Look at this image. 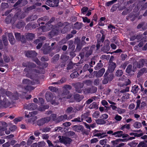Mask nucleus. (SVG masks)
<instances>
[{"label":"nucleus","instance_id":"f257e3e1","mask_svg":"<svg viewBox=\"0 0 147 147\" xmlns=\"http://www.w3.org/2000/svg\"><path fill=\"white\" fill-rule=\"evenodd\" d=\"M71 88V86L70 85H65L63 88V92L61 97H60V96L58 95L57 96H55L54 99L52 100L53 97V95L50 92H47L45 94L46 100L48 102L51 101V103L53 105H58L59 103V101H61L62 98H69L72 97V95L69 91Z\"/></svg>","mask_w":147,"mask_h":147},{"label":"nucleus","instance_id":"f03ea898","mask_svg":"<svg viewBox=\"0 0 147 147\" xmlns=\"http://www.w3.org/2000/svg\"><path fill=\"white\" fill-rule=\"evenodd\" d=\"M58 138L60 143L67 146L69 145L72 141V140L71 138L67 136H59Z\"/></svg>","mask_w":147,"mask_h":147},{"label":"nucleus","instance_id":"7ed1b4c3","mask_svg":"<svg viewBox=\"0 0 147 147\" xmlns=\"http://www.w3.org/2000/svg\"><path fill=\"white\" fill-rule=\"evenodd\" d=\"M48 44H45L42 48L43 50V53L44 54H47L50 51L54 49L55 48V47L57 46V44L56 42H54L51 44V47L48 46Z\"/></svg>","mask_w":147,"mask_h":147},{"label":"nucleus","instance_id":"20e7f679","mask_svg":"<svg viewBox=\"0 0 147 147\" xmlns=\"http://www.w3.org/2000/svg\"><path fill=\"white\" fill-rule=\"evenodd\" d=\"M64 24H62L61 22L58 23V26H59V27H57L56 26L55 28H53L52 30L49 32V35H50L51 37L57 35L59 32V31L61 29L60 27L63 26Z\"/></svg>","mask_w":147,"mask_h":147},{"label":"nucleus","instance_id":"39448f33","mask_svg":"<svg viewBox=\"0 0 147 147\" xmlns=\"http://www.w3.org/2000/svg\"><path fill=\"white\" fill-rule=\"evenodd\" d=\"M95 46L94 45H92L89 48L88 47H86L84 48L82 50L86 52L85 56L86 57H88L90 55H91L93 51L94 50Z\"/></svg>","mask_w":147,"mask_h":147},{"label":"nucleus","instance_id":"423d86ee","mask_svg":"<svg viewBox=\"0 0 147 147\" xmlns=\"http://www.w3.org/2000/svg\"><path fill=\"white\" fill-rule=\"evenodd\" d=\"M55 19L54 18L52 17L47 23L45 24V25L42 28L43 31L44 32L48 31L53 27V25L51 24L54 21Z\"/></svg>","mask_w":147,"mask_h":147},{"label":"nucleus","instance_id":"0eeeda50","mask_svg":"<svg viewBox=\"0 0 147 147\" xmlns=\"http://www.w3.org/2000/svg\"><path fill=\"white\" fill-rule=\"evenodd\" d=\"M72 85L75 88V91L76 92L79 93H80L82 92L81 89L84 86V83L78 82L73 83Z\"/></svg>","mask_w":147,"mask_h":147},{"label":"nucleus","instance_id":"6e6552de","mask_svg":"<svg viewBox=\"0 0 147 147\" xmlns=\"http://www.w3.org/2000/svg\"><path fill=\"white\" fill-rule=\"evenodd\" d=\"M59 3V1L58 0H47L45 3L50 6L56 7L58 6Z\"/></svg>","mask_w":147,"mask_h":147},{"label":"nucleus","instance_id":"1a4fd4ad","mask_svg":"<svg viewBox=\"0 0 147 147\" xmlns=\"http://www.w3.org/2000/svg\"><path fill=\"white\" fill-rule=\"evenodd\" d=\"M5 94L9 97L11 99L13 100H15L18 99L19 96L17 92L14 93L13 94L9 91H6Z\"/></svg>","mask_w":147,"mask_h":147},{"label":"nucleus","instance_id":"9d476101","mask_svg":"<svg viewBox=\"0 0 147 147\" xmlns=\"http://www.w3.org/2000/svg\"><path fill=\"white\" fill-rule=\"evenodd\" d=\"M133 65V69L132 70L131 69L132 67V66L131 65H129L128 66L126 70L127 73H129L132 71H134L137 67H140V66L138 65V63L137 62L134 63Z\"/></svg>","mask_w":147,"mask_h":147},{"label":"nucleus","instance_id":"9b49d317","mask_svg":"<svg viewBox=\"0 0 147 147\" xmlns=\"http://www.w3.org/2000/svg\"><path fill=\"white\" fill-rule=\"evenodd\" d=\"M97 88L95 86H92L90 88H88L85 89L84 90V92L86 94L93 93L96 92Z\"/></svg>","mask_w":147,"mask_h":147},{"label":"nucleus","instance_id":"f8f14e48","mask_svg":"<svg viewBox=\"0 0 147 147\" xmlns=\"http://www.w3.org/2000/svg\"><path fill=\"white\" fill-rule=\"evenodd\" d=\"M10 104V102L6 98H4L0 103V106L7 108L9 106Z\"/></svg>","mask_w":147,"mask_h":147},{"label":"nucleus","instance_id":"ddd939ff","mask_svg":"<svg viewBox=\"0 0 147 147\" xmlns=\"http://www.w3.org/2000/svg\"><path fill=\"white\" fill-rule=\"evenodd\" d=\"M49 20V18L47 16H44L39 18L37 20V22L39 24H44L45 22L48 21Z\"/></svg>","mask_w":147,"mask_h":147},{"label":"nucleus","instance_id":"4468645a","mask_svg":"<svg viewBox=\"0 0 147 147\" xmlns=\"http://www.w3.org/2000/svg\"><path fill=\"white\" fill-rule=\"evenodd\" d=\"M37 107V105L34 103H30L24 106V108L30 110H33Z\"/></svg>","mask_w":147,"mask_h":147},{"label":"nucleus","instance_id":"2eb2a0df","mask_svg":"<svg viewBox=\"0 0 147 147\" xmlns=\"http://www.w3.org/2000/svg\"><path fill=\"white\" fill-rule=\"evenodd\" d=\"M37 82L38 81L36 80H33V82H32V81L28 79H24L22 81L23 84L30 85H32L35 84H36Z\"/></svg>","mask_w":147,"mask_h":147},{"label":"nucleus","instance_id":"dca6fc26","mask_svg":"<svg viewBox=\"0 0 147 147\" xmlns=\"http://www.w3.org/2000/svg\"><path fill=\"white\" fill-rule=\"evenodd\" d=\"M26 55L28 57H34L37 55V53L34 51H28L26 52Z\"/></svg>","mask_w":147,"mask_h":147},{"label":"nucleus","instance_id":"f3484780","mask_svg":"<svg viewBox=\"0 0 147 147\" xmlns=\"http://www.w3.org/2000/svg\"><path fill=\"white\" fill-rule=\"evenodd\" d=\"M120 140L121 139H117L115 141H112V143L115 146H116V147H120L124 145V144L123 143H119V142Z\"/></svg>","mask_w":147,"mask_h":147},{"label":"nucleus","instance_id":"a211bd4d","mask_svg":"<svg viewBox=\"0 0 147 147\" xmlns=\"http://www.w3.org/2000/svg\"><path fill=\"white\" fill-rule=\"evenodd\" d=\"M73 128L74 130L75 131L78 132L80 131H82L83 130L84 127L82 125H75Z\"/></svg>","mask_w":147,"mask_h":147},{"label":"nucleus","instance_id":"6ab92c4d","mask_svg":"<svg viewBox=\"0 0 147 147\" xmlns=\"http://www.w3.org/2000/svg\"><path fill=\"white\" fill-rule=\"evenodd\" d=\"M116 67L115 64L113 62L110 63L108 67V70L110 72L112 73Z\"/></svg>","mask_w":147,"mask_h":147},{"label":"nucleus","instance_id":"aec40b11","mask_svg":"<svg viewBox=\"0 0 147 147\" xmlns=\"http://www.w3.org/2000/svg\"><path fill=\"white\" fill-rule=\"evenodd\" d=\"M25 36L26 39L28 40H32L35 37L34 34L29 33H26Z\"/></svg>","mask_w":147,"mask_h":147},{"label":"nucleus","instance_id":"412c9836","mask_svg":"<svg viewBox=\"0 0 147 147\" xmlns=\"http://www.w3.org/2000/svg\"><path fill=\"white\" fill-rule=\"evenodd\" d=\"M8 36L9 37V41L11 44L12 45L14 44L15 42V40L14 38L13 34L10 33H8Z\"/></svg>","mask_w":147,"mask_h":147},{"label":"nucleus","instance_id":"4be33fe9","mask_svg":"<svg viewBox=\"0 0 147 147\" xmlns=\"http://www.w3.org/2000/svg\"><path fill=\"white\" fill-rule=\"evenodd\" d=\"M74 98L77 101L79 102L84 98V96L78 94H76L74 95Z\"/></svg>","mask_w":147,"mask_h":147},{"label":"nucleus","instance_id":"5701e85b","mask_svg":"<svg viewBox=\"0 0 147 147\" xmlns=\"http://www.w3.org/2000/svg\"><path fill=\"white\" fill-rule=\"evenodd\" d=\"M101 35L100 34H98L96 36V37L97 40V44L96 45V47L97 49H98L100 46V45L101 41Z\"/></svg>","mask_w":147,"mask_h":147},{"label":"nucleus","instance_id":"b1692460","mask_svg":"<svg viewBox=\"0 0 147 147\" xmlns=\"http://www.w3.org/2000/svg\"><path fill=\"white\" fill-rule=\"evenodd\" d=\"M67 116L66 115H61L58 117L57 118V121L58 122H60L67 119Z\"/></svg>","mask_w":147,"mask_h":147},{"label":"nucleus","instance_id":"393cba45","mask_svg":"<svg viewBox=\"0 0 147 147\" xmlns=\"http://www.w3.org/2000/svg\"><path fill=\"white\" fill-rule=\"evenodd\" d=\"M75 42H76L77 44V46L76 48V51H79L82 49V45L81 43H80L79 40H78Z\"/></svg>","mask_w":147,"mask_h":147},{"label":"nucleus","instance_id":"a878e982","mask_svg":"<svg viewBox=\"0 0 147 147\" xmlns=\"http://www.w3.org/2000/svg\"><path fill=\"white\" fill-rule=\"evenodd\" d=\"M122 133L123 132L122 131H118L113 133L112 135L115 136V137H120L122 136Z\"/></svg>","mask_w":147,"mask_h":147},{"label":"nucleus","instance_id":"bb28decb","mask_svg":"<svg viewBox=\"0 0 147 147\" xmlns=\"http://www.w3.org/2000/svg\"><path fill=\"white\" fill-rule=\"evenodd\" d=\"M49 106L48 105H41L38 108V110L41 111H45L46 109H48Z\"/></svg>","mask_w":147,"mask_h":147},{"label":"nucleus","instance_id":"cd10ccee","mask_svg":"<svg viewBox=\"0 0 147 147\" xmlns=\"http://www.w3.org/2000/svg\"><path fill=\"white\" fill-rule=\"evenodd\" d=\"M66 79L64 77H62L57 82H54L53 83V84H61L64 83L66 81Z\"/></svg>","mask_w":147,"mask_h":147},{"label":"nucleus","instance_id":"c85d7f7f","mask_svg":"<svg viewBox=\"0 0 147 147\" xmlns=\"http://www.w3.org/2000/svg\"><path fill=\"white\" fill-rule=\"evenodd\" d=\"M83 108V106L82 105H79L76 106L74 109L73 112L74 113H76L78 111L82 110Z\"/></svg>","mask_w":147,"mask_h":147},{"label":"nucleus","instance_id":"c756f323","mask_svg":"<svg viewBox=\"0 0 147 147\" xmlns=\"http://www.w3.org/2000/svg\"><path fill=\"white\" fill-rule=\"evenodd\" d=\"M107 44L103 48V52H106L108 51H109L110 49V47L109 46V41H107Z\"/></svg>","mask_w":147,"mask_h":147},{"label":"nucleus","instance_id":"7c9ffc66","mask_svg":"<svg viewBox=\"0 0 147 147\" xmlns=\"http://www.w3.org/2000/svg\"><path fill=\"white\" fill-rule=\"evenodd\" d=\"M130 128V125L129 124H126L123 125L120 128V129L124 131L125 129H129Z\"/></svg>","mask_w":147,"mask_h":147},{"label":"nucleus","instance_id":"2f4dec72","mask_svg":"<svg viewBox=\"0 0 147 147\" xmlns=\"http://www.w3.org/2000/svg\"><path fill=\"white\" fill-rule=\"evenodd\" d=\"M89 115V113L88 112H86L82 114L81 116V120L83 121L84 119H86Z\"/></svg>","mask_w":147,"mask_h":147},{"label":"nucleus","instance_id":"473e14b6","mask_svg":"<svg viewBox=\"0 0 147 147\" xmlns=\"http://www.w3.org/2000/svg\"><path fill=\"white\" fill-rule=\"evenodd\" d=\"M69 44V49H71L72 50H74L75 48V46L73 45V41L72 40H70L68 42Z\"/></svg>","mask_w":147,"mask_h":147},{"label":"nucleus","instance_id":"72a5a7b5","mask_svg":"<svg viewBox=\"0 0 147 147\" xmlns=\"http://www.w3.org/2000/svg\"><path fill=\"white\" fill-rule=\"evenodd\" d=\"M138 147H147V144L146 141L141 142L138 145Z\"/></svg>","mask_w":147,"mask_h":147},{"label":"nucleus","instance_id":"f704fd0d","mask_svg":"<svg viewBox=\"0 0 147 147\" xmlns=\"http://www.w3.org/2000/svg\"><path fill=\"white\" fill-rule=\"evenodd\" d=\"M42 119L44 124L47 123L50 120V117H46Z\"/></svg>","mask_w":147,"mask_h":147},{"label":"nucleus","instance_id":"c9c22d12","mask_svg":"<svg viewBox=\"0 0 147 147\" xmlns=\"http://www.w3.org/2000/svg\"><path fill=\"white\" fill-rule=\"evenodd\" d=\"M2 39L4 45L5 46L7 45L8 42L7 40V37L5 35H3V36Z\"/></svg>","mask_w":147,"mask_h":147},{"label":"nucleus","instance_id":"e433bc0d","mask_svg":"<svg viewBox=\"0 0 147 147\" xmlns=\"http://www.w3.org/2000/svg\"><path fill=\"white\" fill-rule=\"evenodd\" d=\"M3 127H0V130L2 131H5L6 129V127L7 126V124L6 122H4L2 123Z\"/></svg>","mask_w":147,"mask_h":147},{"label":"nucleus","instance_id":"4c0bfd02","mask_svg":"<svg viewBox=\"0 0 147 147\" xmlns=\"http://www.w3.org/2000/svg\"><path fill=\"white\" fill-rule=\"evenodd\" d=\"M79 75V74L77 71H76L71 73L70 75V76L71 78H73L78 77Z\"/></svg>","mask_w":147,"mask_h":147},{"label":"nucleus","instance_id":"58836bf2","mask_svg":"<svg viewBox=\"0 0 147 147\" xmlns=\"http://www.w3.org/2000/svg\"><path fill=\"white\" fill-rule=\"evenodd\" d=\"M25 24L23 22H19L17 24L16 26L17 28H20L23 26H25Z\"/></svg>","mask_w":147,"mask_h":147},{"label":"nucleus","instance_id":"ea45409f","mask_svg":"<svg viewBox=\"0 0 147 147\" xmlns=\"http://www.w3.org/2000/svg\"><path fill=\"white\" fill-rule=\"evenodd\" d=\"M142 126V124L140 122H136L134 125V126L136 128H138L141 127Z\"/></svg>","mask_w":147,"mask_h":147},{"label":"nucleus","instance_id":"a19ab883","mask_svg":"<svg viewBox=\"0 0 147 147\" xmlns=\"http://www.w3.org/2000/svg\"><path fill=\"white\" fill-rule=\"evenodd\" d=\"M89 108L90 109H97L98 107L96 103V102H94L90 105Z\"/></svg>","mask_w":147,"mask_h":147},{"label":"nucleus","instance_id":"79ce46f5","mask_svg":"<svg viewBox=\"0 0 147 147\" xmlns=\"http://www.w3.org/2000/svg\"><path fill=\"white\" fill-rule=\"evenodd\" d=\"M75 133L73 131H69L66 133V135L68 137L74 136Z\"/></svg>","mask_w":147,"mask_h":147},{"label":"nucleus","instance_id":"37998d69","mask_svg":"<svg viewBox=\"0 0 147 147\" xmlns=\"http://www.w3.org/2000/svg\"><path fill=\"white\" fill-rule=\"evenodd\" d=\"M36 112L34 111L31 113H29L28 114L26 115L25 117L27 118H30L32 117L34 115H36Z\"/></svg>","mask_w":147,"mask_h":147},{"label":"nucleus","instance_id":"c03bdc74","mask_svg":"<svg viewBox=\"0 0 147 147\" xmlns=\"http://www.w3.org/2000/svg\"><path fill=\"white\" fill-rule=\"evenodd\" d=\"M107 141V139H104L102 140V145L104 144L102 147H109L108 144H106Z\"/></svg>","mask_w":147,"mask_h":147},{"label":"nucleus","instance_id":"a18cd8bd","mask_svg":"<svg viewBox=\"0 0 147 147\" xmlns=\"http://www.w3.org/2000/svg\"><path fill=\"white\" fill-rule=\"evenodd\" d=\"M59 55L57 54L55 55L53 58L52 61L53 63H54L59 60Z\"/></svg>","mask_w":147,"mask_h":147},{"label":"nucleus","instance_id":"49530a36","mask_svg":"<svg viewBox=\"0 0 147 147\" xmlns=\"http://www.w3.org/2000/svg\"><path fill=\"white\" fill-rule=\"evenodd\" d=\"M15 35L16 39L18 41H20L22 37L20 34L18 33H16L15 34Z\"/></svg>","mask_w":147,"mask_h":147},{"label":"nucleus","instance_id":"de8ad7c7","mask_svg":"<svg viewBox=\"0 0 147 147\" xmlns=\"http://www.w3.org/2000/svg\"><path fill=\"white\" fill-rule=\"evenodd\" d=\"M84 84H86L88 86H89L91 85L92 83V81L90 80H86L84 81L83 82Z\"/></svg>","mask_w":147,"mask_h":147},{"label":"nucleus","instance_id":"09e8293b","mask_svg":"<svg viewBox=\"0 0 147 147\" xmlns=\"http://www.w3.org/2000/svg\"><path fill=\"white\" fill-rule=\"evenodd\" d=\"M61 58L63 61H65L69 59V57L66 55H63L61 56Z\"/></svg>","mask_w":147,"mask_h":147},{"label":"nucleus","instance_id":"8fccbe9b","mask_svg":"<svg viewBox=\"0 0 147 147\" xmlns=\"http://www.w3.org/2000/svg\"><path fill=\"white\" fill-rule=\"evenodd\" d=\"M35 115H34L32 117H31L30 119L28 120V122H33L35 121L36 119V116H35Z\"/></svg>","mask_w":147,"mask_h":147},{"label":"nucleus","instance_id":"3c124183","mask_svg":"<svg viewBox=\"0 0 147 147\" xmlns=\"http://www.w3.org/2000/svg\"><path fill=\"white\" fill-rule=\"evenodd\" d=\"M50 90L53 92H57L58 91V89L55 87L53 86H50L49 87Z\"/></svg>","mask_w":147,"mask_h":147},{"label":"nucleus","instance_id":"603ef678","mask_svg":"<svg viewBox=\"0 0 147 147\" xmlns=\"http://www.w3.org/2000/svg\"><path fill=\"white\" fill-rule=\"evenodd\" d=\"M37 124L39 126H42L44 124L42 118L37 121Z\"/></svg>","mask_w":147,"mask_h":147},{"label":"nucleus","instance_id":"864d4df0","mask_svg":"<svg viewBox=\"0 0 147 147\" xmlns=\"http://www.w3.org/2000/svg\"><path fill=\"white\" fill-rule=\"evenodd\" d=\"M73 108L71 107H69L67 108L66 110V112L67 113H70L72 111H73Z\"/></svg>","mask_w":147,"mask_h":147},{"label":"nucleus","instance_id":"5fc2aeb1","mask_svg":"<svg viewBox=\"0 0 147 147\" xmlns=\"http://www.w3.org/2000/svg\"><path fill=\"white\" fill-rule=\"evenodd\" d=\"M22 119L23 118L21 117L16 118L13 120V121L14 122L16 123L18 122L21 121L22 120Z\"/></svg>","mask_w":147,"mask_h":147},{"label":"nucleus","instance_id":"6e6d98bb","mask_svg":"<svg viewBox=\"0 0 147 147\" xmlns=\"http://www.w3.org/2000/svg\"><path fill=\"white\" fill-rule=\"evenodd\" d=\"M137 144V142H136V141H134L132 142L129 143V144L131 147H134L136 146Z\"/></svg>","mask_w":147,"mask_h":147},{"label":"nucleus","instance_id":"4d7b16f0","mask_svg":"<svg viewBox=\"0 0 147 147\" xmlns=\"http://www.w3.org/2000/svg\"><path fill=\"white\" fill-rule=\"evenodd\" d=\"M88 9V7H84L82 8L81 10V12L84 14Z\"/></svg>","mask_w":147,"mask_h":147},{"label":"nucleus","instance_id":"13d9d810","mask_svg":"<svg viewBox=\"0 0 147 147\" xmlns=\"http://www.w3.org/2000/svg\"><path fill=\"white\" fill-rule=\"evenodd\" d=\"M45 143L44 142H41L38 143V147H43L45 146Z\"/></svg>","mask_w":147,"mask_h":147},{"label":"nucleus","instance_id":"bf43d9fd","mask_svg":"<svg viewBox=\"0 0 147 147\" xmlns=\"http://www.w3.org/2000/svg\"><path fill=\"white\" fill-rule=\"evenodd\" d=\"M8 6L7 3H1V7L2 8L4 9L7 8Z\"/></svg>","mask_w":147,"mask_h":147},{"label":"nucleus","instance_id":"052dcab7","mask_svg":"<svg viewBox=\"0 0 147 147\" xmlns=\"http://www.w3.org/2000/svg\"><path fill=\"white\" fill-rule=\"evenodd\" d=\"M25 89L27 90L31 91L34 89V88L29 85H28L26 87Z\"/></svg>","mask_w":147,"mask_h":147},{"label":"nucleus","instance_id":"680f3d73","mask_svg":"<svg viewBox=\"0 0 147 147\" xmlns=\"http://www.w3.org/2000/svg\"><path fill=\"white\" fill-rule=\"evenodd\" d=\"M99 112L98 111H96L93 114V116L96 118H98L99 115Z\"/></svg>","mask_w":147,"mask_h":147},{"label":"nucleus","instance_id":"e2e57ef3","mask_svg":"<svg viewBox=\"0 0 147 147\" xmlns=\"http://www.w3.org/2000/svg\"><path fill=\"white\" fill-rule=\"evenodd\" d=\"M3 59L5 62H8L10 61V58L9 57H7L5 55H3Z\"/></svg>","mask_w":147,"mask_h":147},{"label":"nucleus","instance_id":"0e129e2a","mask_svg":"<svg viewBox=\"0 0 147 147\" xmlns=\"http://www.w3.org/2000/svg\"><path fill=\"white\" fill-rule=\"evenodd\" d=\"M51 128L49 127H46L43 128L42 129V131L43 132H47L50 131L51 130Z\"/></svg>","mask_w":147,"mask_h":147},{"label":"nucleus","instance_id":"69168bd1","mask_svg":"<svg viewBox=\"0 0 147 147\" xmlns=\"http://www.w3.org/2000/svg\"><path fill=\"white\" fill-rule=\"evenodd\" d=\"M94 72L95 73H96V77L99 78L101 76V69H100L99 70L98 72H97V71H94Z\"/></svg>","mask_w":147,"mask_h":147},{"label":"nucleus","instance_id":"338daca9","mask_svg":"<svg viewBox=\"0 0 147 147\" xmlns=\"http://www.w3.org/2000/svg\"><path fill=\"white\" fill-rule=\"evenodd\" d=\"M123 73L122 71L121 70H117L115 74L117 76H120L122 75Z\"/></svg>","mask_w":147,"mask_h":147},{"label":"nucleus","instance_id":"774afa93","mask_svg":"<svg viewBox=\"0 0 147 147\" xmlns=\"http://www.w3.org/2000/svg\"><path fill=\"white\" fill-rule=\"evenodd\" d=\"M73 64L72 62H70L67 65V70L71 69L73 68Z\"/></svg>","mask_w":147,"mask_h":147}]
</instances>
